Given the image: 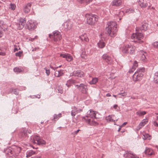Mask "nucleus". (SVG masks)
<instances>
[{"instance_id": "obj_32", "label": "nucleus", "mask_w": 158, "mask_h": 158, "mask_svg": "<svg viewBox=\"0 0 158 158\" xmlns=\"http://www.w3.org/2000/svg\"><path fill=\"white\" fill-rule=\"evenodd\" d=\"M35 152L32 150L27 151L26 152V157L28 158L35 154Z\"/></svg>"}, {"instance_id": "obj_17", "label": "nucleus", "mask_w": 158, "mask_h": 158, "mask_svg": "<svg viewBox=\"0 0 158 158\" xmlns=\"http://www.w3.org/2000/svg\"><path fill=\"white\" fill-rule=\"evenodd\" d=\"M102 59L108 64H110L112 62L111 57L107 54H104L102 56Z\"/></svg>"}, {"instance_id": "obj_50", "label": "nucleus", "mask_w": 158, "mask_h": 158, "mask_svg": "<svg viewBox=\"0 0 158 158\" xmlns=\"http://www.w3.org/2000/svg\"><path fill=\"white\" fill-rule=\"evenodd\" d=\"M110 78L111 79H113L115 78L116 76L114 75V74L113 73H111L110 75Z\"/></svg>"}, {"instance_id": "obj_14", "label": "nucleus", "mask_w": 158, "mask_h": 158, "mask_svg": "<svg viewBox=\"0 0 158 158\" xmlns=\"http://www.w3.org/2000/svg\"><path fill=\"white\" fill-rule=\"evenodd\" d=\"M76 86L77 88L83 93L87 94V93L88 89L87 85L83 84H81L80 85H77Z\"/></svg>"}, {"instance_id": "obj_25", "label": "nucleus", "mask_w": 158, "mask_h": 158, "mask_svg": "<svg viewBox=\"0 0 158 158\" xmlns=\"http://www.w3.org/2000/svg\"><path fill=\"white\" fill-rule=\"evenodd\" d=\"M79 38L82 41L86 42H88L89 41V39L87 35L85 34L81 35L80 36Z\"/></svg>"}, {"instance_id": "obj_9", "label": "nucleus", "mask_w": 158, "mask_h": 158, "mask_svg": "<svg viewBox=\"0 0 158 158\" xmlns=\"http://www.w3.org/2000/svg\"><path fill=\"white\" fill-rule=\"evenodd\" d=\"M31 142L34 143L39 145L45 144L46 143L44 140L40 139L39 137L37 135L31 138Z\"/></svg>"}, {"instance_id": "obj_44", "label": "nucleus", "mask_w": 158, "mask_h": 158, "mask_svg": "<svg viewBox=\"0 0 158 158\" xmlns=\"http://www.w3.org/2000/svg\"><path fill=\"white\" fill-rule=\"evenodd\" d=\"M134 12V9H127L126 11V13H133Z\"/></svg>"}, {"instance_id": "obj_53", "label": "nucleus", "mask_w": 158, "mask_h": 158, "mask_svg": "<svg viewBox=\"0 0 158 158\" xmlns=\"http://www.w3.org/2000/svg\"><path fill=\"white\" fill-rule=\"evenodd\" d=\"M38 37L37 36H35L34 38H30L29 39V40H31V41H33L34 39H38Z\"/></svg>"}, {"instance_id": "obj_23", "label": "nucleus", "mask_w": 158, "mask_h": 158, "mask_svg": "<svg viewBox=\"0 0 158 158\" xmlns=\"http://www.w3.org/2000/svg\"><path fill=\"white\" fill-rule=\"evenodd\" d=\"M144 152L147 156H151L154 154V152L151 149L147 147L145 148Z\"/></svg>"}, {"instance_id": "obj_2", "label": "nucleus", "mask_w": 158, "mask_h": 158, "mask_svg": "<svg viewBox=\"0 0 158 158\" xmlns=\"http://www.w3.org/2000/svg\"><path fill=\"white\" fill-rule=\"evenodd\" d=\"M135 47L131 44L124 45L121 48L123 53L126 54H133L135 49Z\"/></svg>"}, {"instance_id": "obj_36", "label": "nucleus", "mask_w": 158, "mask_h": 158, "mask_svg": "<svg viewBox=\"0 0 158 158\" xmlns=\"http://www.w3.org/2000/svg\"><path fill=\"white\" fill-rule=\"evenodd\" d=\"M14 52H15L16 51H17L21 49V48L19 45V43L14 45Z\"/></svg>"}, {"instance_id": "obj_59", "label": "nucleus", "mask_w": 158, "mask_h": 158, "mask_svg": "<svg viewBox=\"0 0 158 158\" xmlns=\"http://www.w3.org/2000/svg\"><path fill=\"white\" fill-rule=\"evenodd\" d=\"M80 131V130L78 129L77 131H75L74 132V133L75 134H77L78 132Z\"/></svg>"}, {"instance_id": "obj_41", "label": "nucleus", "mask_w": 158, "mask_h": 158, "mask_svg": "<svg viewBox=\"0 0 158 158\" xmlns=\"http://www.w3.org/2000/svg\"><path fill=\"white\" fill-rule=\"evenodd\" d=\"M143 136L144 138H143L144 139H150L151 137V136L148 134L147 133H144L143 134Z\"/></svg>"}, {"instance_id": "obj_3", "label": "nucleus", "mask_w": 158, "mask_h": 158, "mask_svg": "<svg viewBox=\"0 0 158 158\" xmlns=\"http://www.w3.org/2000/svg\"><path fill=\"white\" fill-rule=\"evenodd\" d=\"M85 17L87 23L91 25H95L98 20L97 16L94 15L87 14Z\"/></svg>"}, {"instance_id": "obj_27", "label": "nucleus", "mask_w": 158, "mask_h": 158, "mask_svg": "<svg viewBox=\"0 0 158 158\" xmlns=\"http://www.w3.org/2000/svg\"><path fill=\"white\" fill-rule=\"evenodd\" d=\"M114 116L113 115H109L108 116L106 117V120L107 122H111L115 123L117 121L118 119L116 120H114L112 118Z\"/></svg>"}, {"instance_id": "obj_54", "label": "nucleus", "mask_w": 158, "mask_h": 158, "mask_svg": "<svg viewBox=\"0 0 158 158\" xmlns=\"http://www.w3.org/2000/svg\"><path fill=\"white\" fill-rule=\"evenodd\" d=\"M145 124L143 123V122H141L139 124V126L140 128H141L143 126H144Z\"/></svg>"}, {"instance_id": "obj_1", "label": "nucleus", "mask_w": 158, "mask_h": 158, "mask_svg": "<svg viewBox=\"0 0 158 158\" xmlns=\"http://www.w3.org/2000/svg\"><path fill=\"white\" fill-rule=\"evenodd\" d=\"M108 26L106 30L107 33L111 36H115L117 31V24L115 22H109L107 23Z\"/></svg>"}, {"instance_id": "obj_57", "label": "nucleus", "mask_w": 158, "mask_h": 158, "mask_svg": "<svg viewBox=\"0 0 158 158\" xmlns=\"http://www.w3.org/2000/svg\"><path fill=\"white\" fill-rule=\"evenodd\" d=\"M40 98V95H37V96H34L32 98Z\"/></svg>"}, {"instance_id": "obj_49", "label": "nucleus", "mask_w": 158, "mask_h": 158, "mask_svg": "<svg viewBox=\"0 0 158 158\" xmlns=\"http://www.w3.org/2000/svg\"><path fill=\"white\" fill-rule=\"evenodd\" d=\"M6 53L5 52L0 48V55L4 56L5 55Z\"/></svg>"}, {"instance_id": "obj_8", "label": "nucleus", "mask_w": 158, "mask_h": 158, "mask_svg": "<svg viewBox=\"0 0 158 158\" xmlns=\"http://www.w3.org/2000/svg\"><path fill=\"white\" fill-rule=\"evenodd\" d=\"M12 152L13 153V156L15 157L16 158H22V156L19 155L21 148L20 147L15 146H12Z\"/></svg>"}, {"instance_id": "obj_19", "label": "nucleus", "mask_w": 158, "mask_h": 158, "mask_svg": "<svg viewBox=\"0 0 158 158\" xmlns=\"http://www.w3.org/2000/svg\"><path fill=\"white\" fill-rule=\"evenodd\" d=\"M31 5L32 3H29L24 5L23 10L25 13H28L30 12Z\"/></svg>"}, {"instance_id": "obj_43", "label": "nucleus", "mask_w": 158, "mask_h": 158, "mask_svg": "<svg viewBox=\"0 0 158 158\" xmlns=\"http://www.w3.org/2000/svg\"><path fill=\"white\" fill-rule=\"evenodd\" d=\"M14 70L15 72L20 73L22 71V70L19 68L16 67L14 69Z\"/></svg>"}, {"instance_id": "obj_15", "label": "nucleus", "mask_w": 158, "mask_h": 158, "mask_svg": "<svg viewBox=\"0 0 158 158\" xmlns=\"http://www.w3.org/2000/svg\"><path fill=\"white\" fill-rule=\"evenodd\" d=\"M60 57L65 58L66 60L69 62L73 60V57L70 54L68 53L60 54Z\"/></svg>"}, {"instance_id": "obj_35", "label": "nucleus", "mask_w": 158, "mask_h": 158, "mask_svg": "<svg viewBox=\"0 0 158 158\" xmlns=\"http://www.w3.org/2000/svg\"><path fill=\"white\" fill-rule=\"evenodd\" d=\"M75 83V81L73 80H68L66 83V85L68 87H70L71 85L72 84H74Z\"/></svg>"}, {"instance_id": "obj_63", "label": "nucleus", "mask_w": 158, "mask_h": 158, "mask_svg": "<svg viewBox=\"0 0 158 158\" xmlns=\"http://www.w3.org/2000/svg\"><path fill=\"white\" fill-rule=\"evenodd\" d=\"M121 127H119V128H118V131H120V130H121Z\"/></svg>"}, {"instance_id": "obj_42", "label": "nucleus", "mask_w": 158, "mask_h": 158, "mask_svg": "<svg viewBox=\"0 0 158 158\" xmlns=\"http://www.w3.org/2000/svg\"><path fill=\"white\" fill-rule=\"evenodd\" d=\"M154 125L156 127H158V116L156 117V120L153 122Z\"/></svg>"}, {"instance_id": "obj_51", "label": "nucleus", "mask_w": 158, "mask_h": 158, "mask_svg": "<svg viewBox=\"0 0 158 158\" xmlns=\"http://www.w3.org/2000/svg\"><path fill=\"white\" fill-rule=\"evenodd\" d=\"M148 26L146 24L143 25L142 26V29L143 30H146L147 29Z\"/></svg>"}, {"instance_id": "obj_4", "label": "nucleus", "mask_w": 158, "mask_h": 158, "mask_svg": "<svg viewBox=\"0 0 158 158\" xmlns=\"http://www.w3.org/2000/svg\"><path fill=\"white\" fill-rule=\"evenodd\" d=\"M145 71V69L143 68L138 69L137 71L133 75V81H138L141 80L143 77V73Z\"/></svg>"}, {"instance_id": "obj_16", "label": "nucleus", "mask_w": 158, "mask_h": 158, "mask_svg": "<svg viewBox=\"0 0 158 158\" xmlns=\"http://www.w3.org/2000/svg\"><path fill=\"white\" fill-rule=\"evenodd\" d=\"M71 75L81 77L84 76V73L81 70H77L74 71L71 74Z\"/></svg>"}, {"instance_id": "obj_34", "label": "nucleus", "mask_w": 158, "mask_h": 158, "mask_svg": "<svg viewBox=\"0 0 158 158\" xmlns=\"http://www.w3.org/2000/svg\"><path fill=\"white\" fill-rule=\"evenodd\" d=\"M62 116V114L61 113H60L58 115L55 114L53 115V119L52 120H54L55 121H56L58 120Z\"/></svg>"}, {"instance_id": "obj_46", "label": "nucleus", "mask_w": 158, "mask_h": 158, "mask_svg": "<svg viewBox=\"0 0 158 158\" xmlns=\"http://www.w3.org/2000/svg\"><path fill=\"white\" fill-rule=\"evenodd\" d=\"M81 56L82 58L85 59L86 57V55H85V51H82L81 55Z\"/></svg>"}, {"instance_id": "obj_22", "label": "nucleus", "mask_w": 158, "mask_h": 158, "mask_svg": "<svg viewBox=\"0 0 158 158\" xmlns=\"http://www.w3.org/2000/svg\"><path fill=\"white\" fill-rule=\"evenodd\" d=\"M96 113L97 112L96 111H95L91 109L90 110L87 112V115H89L88 116L91 118H93L94 117L96 118Z\"/></svg>"}, {"instance_id": "obj_55", "label": "nucleus", "mask_w": 158, "mask_h": 158, "mask_svg": "<svg viewBox=\"0 0 158 158\" xmlns=\"http://www.w3.org/2000/svg\"><path fill=\"white\" fill-rule=\"evenodd\" d=\"M148 120L146 119H143L142 121V122H143V123H144V124H145L146 123L148 122Z\"/></svg>"}, {"instance_id": "obj_13", "label": "nucleus", "mask_w": 158, "mask_h": 158, "mask_svg": "<svg viewBox=\"0 0 158 158\" xmlns=\"http://www.w3.org/2000/svg\"><path fill=\"white\" fill-rule=\"evenodd\" d=\"M125 153L123 155L125 158H139V157L133 154L131 151H125Z\"/></svg>"}, {"instance_id": "obj_37", "label": "nucleus", "mask_w": 158, "mask_h": 158, "mask_svg": "<svg viewBox=\"0 0 158 158\" xmlns=\"http://www.w3.org/2000/svg\"><path fill=\"white\" fill-rule=\"evenodd\" d=\"M98 79L97 78L95 77L93 78L92 80L90 81L89 83L91 85L95 84L98 82Z\"/></svg>"}, {"instance_id": "obj_40", "label": "nucleus", "mask_w": 158, "mask_h": 158, "mask_svg": "<svg viewBox=\"0 0 158 158\" xmlns=\"http://www.w3.org/2000/svg\"><path fill=\"white\" fill-rule=\"evenodd\" d=\"M154 81L156 83L158 84V72H156L155 73Z\"/></svg>"}, {"instance_id": "obj_39", "label": "nucleus", "mask_w": 158, "mask_h": 158, "mask_svg": "<svg viewBox=\"0 0 158 158\" xmlns=\"http://www.w3.org/2000/svg\"><path fill=\"white\" fill-rule=\"evenodd\" d=\"M15 55L16 56H18L19 58H20L23 56V51H20L18 52H16L15 53Z\"/></svg>"}, {"instance_id": "obj_52", "label": "nucleus", "mask_w": 158, "mask_h": 158, "mask_svg": "<svg viewBox=\"0 0 158 158\" xmlns=\"http://www.w3.org/2000/svg\"><path fill=\"white\" fill-rule=\"evenodd\" d=\"M46 70V73L47 74L48 76L50 73V70L49 69H47L45 68V69Z\"/></svg>"}, {"instance_id": "obj_7", "label": "nucleus", "mask_w": 158, "mask_h": 158, "mask_svg": "<svg viewBox=\"0 0 158 158\" xmlns=\"http://www.w3.org/2000/svg\"><path fill=\"white\" fill-rule=\"evenodd\" d=\"M31 132V131L30 130H27L26 129H22L20 131L19 136L20 139L23 140L27 137L28 134H30Z\"/></svg>"}, {"instance_id": "obj_48", "label": "nucleus", "mask_w": 158, "mask_h": 158, "mask_svg": "<svg viewBox=\"0 0 158 158\" xmlns=\"http://www.w3.org/2000/svg\"><path fill=\"white\" fill-rule=\"evenodd\" d=\"M124 12L123 11H121L119 12L118 14H117V15L119 17L123 16L124 15Z\"/></svg>"}, {"instance_id": "obj_18", "label": "nucleus", "mask_w": 158, "mask_h": 158, "mask_svg": "<svg viewBox=\"0 0 158 158\" xmlns=\"http://www.w3.org/2000/svg\"><path fill=\"white\" fill-rule=\"evenodd\" d=\"M72 110L71 111V115L73 117H74L75 115L77 113L82 111V109H78L75 106L73 107L72 108Z\"/></svg>"}, {"instance_id": "obj_20", "label": "nucleus", "mask_w": 158, "mask_h": 158, "mask_svg": "<svg viewBox=\"0 0 158 158\" xmlns=\"http://www.w3.org/2000/svg\"><path fill=\"white\" fill-rule=\"evenodd\" d=\"M141 55L140 60L143 62H146L147 61V59L146 57L147 53L145 52L141 51L140 52Z\"/></svg>"}, {"instance_id": "obj_62", "label": "nucleus", "mask_w": 158, "mask_h": 158, "mask_svg": "<svg viewBox=\"0 0 158 158\" xmlns=\"http://www.w3.org/2000/svg\"><path fill=\"white\" fill-rule=\"evenodd\" d=\"M127 123V122H124V123L122 125V126H123L124 125H126Z\"/></svg>"}, {"instance_id": "obj_29", "label": "nucleus", "mask_w": 158, "mask_h": 158, "mask_svg": "<svg viewBox=\"0 0 158 158\" xmlns=\"http://www.w3.org/2000/svg\"><path fill=\"white\" fill-rule=\"evenodd\" d=\"M63 70H60L56 71L55 72L54 75L56 77H59L63 75Z\"/></svg>"}, {"instance_id": "obj_26", "label": "nucleus", "mask_w": 158, "mask_h": 158, "mask_svg": "<svg viewBox=\"0 0 158 158\" xmlns=\"http://www.w3.org/2000/svg\"><path fill=\"white\" fill-rule=\"evenodd\" d=\"M138 3L139 5L142 8H145L148 6L147 3H144L143 0H139Z\"/></svg>"}, {"instance_id": "obj_12", "label": "nucleus", "mask_w": 158, "mask_h": 158, "mask_svg": "<svg viewBox=\"0 0 158 158\" xmlns=\"http://www.w3.org/2000/svg\"><path fill=\"white\" fill-rule=\"evenodd\" d=\"M37 23L32 20L29 21L27 24L28 28L30 30H33L36 27Z\"/></svg>"}, {"instance_id": "obj_31", "label": "nucleus", "mask_w": 158, "mask_h": 158, "mask_svg": "<svg viewBox=\"0 0 158 158\" xmlns=\"http://www.w3.org/2000/svg\"><path fill=\"white\" fill-rule=\"evenodd\" d=\"M106 45L105 43L102 41H100L98 43V47L101 48H102L105 46Z\"/></svg>"}, {"instance_id": "obj_33", "label": "nucleus", "mask_w": 158, "mask_h": 158, "mask_svg": "<svg viewBox=\"0 0 158 158\" xmlns=\"http://www.w3.org/2000/svg\"><path fill=\"white\" fill-rule=\"evenodd\" d=\"M7 26L6 23L3 20H0V28L3 29L6 28Z\"/></svg>"}, {"instance_id": "obj_11", "label": "nucleus", "mask_w": 158, "mask_h": 158, "mask_svg": "<svg viewBox=\"0 0 158 158\" xmlns=\"http://www.w3.org/2000/svg\"><path fill=\"white\" fill-rule=\"evenodd\" d=\"M26 23V20L20 18L16 24L17 28L19 30L22 29L25 25Z\"/></svg>"}, {"instance_id": "obj_47", "label": "nucleus", "mask_w": 158, "mask_h": 158, "mask_svg": "<svg viewBox=\"0 0 158 158\" xmlns=\"http://www.w3.org/2000/svg\"><path fill=\"white\" fill-rule=\"evenodd\" d=\"M16 7V6L15 4L11 3L10 5V8L13 10H14L15 9Z\"/></svg>"}, {"instance_id": "obj_10", "label": "nucleus", "mask_w": 158, "mask_h": 158, "mask_svg": "<svg viewBox=\"0 0 158 158\" xmlns=\"http://www.w3.org/2000/svg\"><path fill=\"white\" fill-rule=\"evenodd\" d=\"M49 36L50 38L52 37L53 40L55 42L60 40L62 38V36L60 32L57 31L53 32V35H52L49 34Z\"/></svg>"}, {"instance_id": "obj_24", "label": "nucleus", "mask_w": 158, "mask_h": 158, "mask_svg": "<svg viewBox=\"0 0 158 158\" xmlns=\"http://www.w3.org/2000/svg\"><path fill=\"white\" fill-rule=\"evenodd\" d=\"M122 4V0H114L111 3L112 6H118Z\"/></svg>"}, {"instance_id": "obj_61", "label": "nucleus", "mask_w": 158, "mask_h": 158, "mask_svg": "<svg viewBox=\"0 0 158 158\" xmlns=\"http://www.w3.org/2000/svg\"><path fill=\"white\" fill-rule=\"evenodd\" d=\"M106 96L107 97H110L111 96V95L110 94L108 93L106 94Z\"/></svg>"}, {"instance_id": "obj_30", "label": "nucleus", "mask_w": 158, "mask_h": 158, "mask_svg": "<svg viewBox=\"0 0 158 158\" xmlns=\"http://www.w3.org/2000/svg\"><path fill=\"white\" fill-rule=\"evenodd\" d=\"M80 3L87 5L91 2L93 0H77Z\"/></svg>"}, {"instance_id": "obj_28", "label": "nucleus", "mask_w": 158, "mask_h": 158, "mask_svg": "<svg viewBox=\"0 0 158 158\" xmlns=\"http://www.w3.org/2000/svg\"><path fill=\"white\" fill-rule=\"evenodd\" d=\"M138 66V62L136 61H135L134 62L133 66L132 68L130 69L129 72L130 73H132L135 69Z\"/></svg>"}, {"instance_id": "obj_56", "label": "nucleus", "mask_w": 158, "mask_h": 158, "mask_svg": "<svg viewBox=\"0 0 158 158\" xmlns=\"http://www.w3.org/2000/svg\"><path fill=\"white\" fill-rule=\"evenodd\" d=\"M58 89V93H59L60 94H62L63 93V90H62V89Z\"/></svg>"}, {"instance_id": "obj_6", "label": "nucleus", "mask_w": 158, "mask_h": 158, "mask_svg": "<svg viewBox=\"0 0 158 158\" xmlns=\"http://www.w3.org/2000/svg\"><path fill=\"white\" fill-rule=\"evenodd\" d=\"M83 120L90 126H96L98 124L97 122L95 121L93 118H90L88 116H86L83 117Z\"/></svg>"}, {"instance_id": "obj_21", "label": "nucleus", "mask_w": 158, "mask_h": 158, "mask_svg": "<svg viewBox=\"0 0 158 158\" xmlns=\"http://www.w3.org/2000/svg\"><path fill=\"white\" fill-rule=\"evenodd\" d=\"M12 149V147H9L4 150V152L6 154L8 155L9 156H12L13 153V152Z\"/></svg>"}, {"instance_id": "obj_45", "label": "nucleus", "mask_w": 158, "mask_h": 158, "mask_svg": "<svg viewBox=\"0 0 158 158\" xmlns=\"http://www.w3.org/2000/svg\"><path fill=\"white\" fill-rule=\"evenodd\" d=\"M152 45L153 47L156 48H158V41H156L154 42L153 44Z\"/></svg>"}, {"instance_id": "obj_38", "label": "nucleus", "mask_w": 158, "mask_h": 158, "mask_svg": "<svg viewBox=\"0 0 158 158\" xmlns=\"http://www.w3.org/2000/svg\"><path fill=\"white\" fill-rule=\"evenodd\" d=\"M146 113L145 111H139L136 112V114L139 116H141L145 114Z\"/></svg>"}, {"instance_id": "obj_64", "label": "nucleus", "mask_w": 158, "mask_h": 158, "mask_svg": "<svg viewBox=\"0 0 158 158\" xmlns=\"http://www.w3.org/2000/svg\"><path fill=\"white\" fill-rule=\"evenodd\" d=\"M151 9H153V10H154L155 9V8L154 7H152V8H151Z\"/></svg>"}, {"instance_id": "obj_5", "label": "nucleus", "mask_w": 158, "mask_h": 158, "mask_svg": "<svg viewBox=\"0 0 158 158\" xmlns=\"http://www.w3.org/2000/svg\"><path fill=\"white\" fill-rule=\"evenodd\" d=\"M143 37V35L142 34L139 32L133 33L131 36L132 39L134 40L135 42L140 44L143 43V41L142 40Z\"/></svg>"}, {"instance_id": "obj_58", "label": "nucleus", "mask_w": 158, "mask_h": 158, "mask_svg": "<svg viewBox=\"0 0 158 158\" xmlns=\"http://www.w3.org/2000/svg\"><path fill=\"white\" fill-rule=\"evenodd\" d=\"M3 33L2 31H0V38H1L3 35Z\"/></svg>"}, {"instance_id": "obj_60", "label": "nucleus", "mask_w": 158, "mask_h": 158, "mask_svg": "<svg viewBox=\"0 0 158 158\" xmlns=\"http://www.w3.org/2000/svg\"><path fill=\"white\" fill-rule=\"evenodd\" d=\"M118 106V105H116V104H115V105H114V106H113V108L115 109H116L117 108V107Z\"/></svg>"}]
</instances>
